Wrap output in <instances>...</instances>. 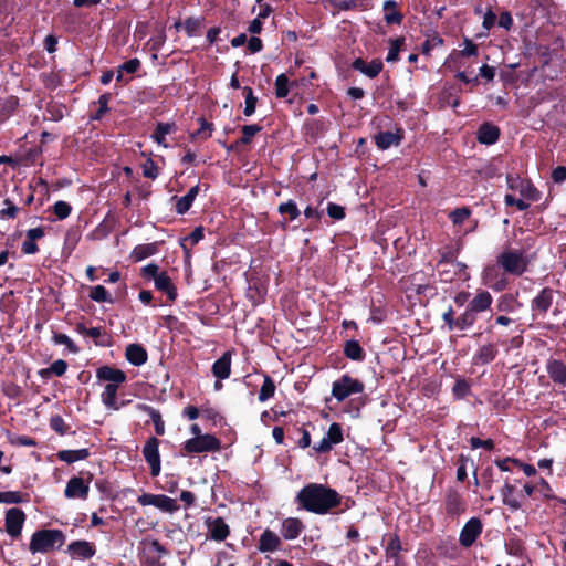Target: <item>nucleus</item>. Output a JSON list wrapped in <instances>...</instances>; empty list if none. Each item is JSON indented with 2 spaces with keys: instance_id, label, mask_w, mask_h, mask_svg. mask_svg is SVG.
<instances>
[{
  "instance_id": "nucleus-7",
  "label": "nucleus",
  "mask_w": 566,
  "mask_h": 566,
  "mask_svg": "<svg viewBox=\"0 0 566 566\" xmlns=\"http://www.w3.org/2000/svg\"><path fill=\"white\" fill-rule=\"evenodd\" d=\"M220 449V441L212 434H202V436H196L189 440H187L182 450L186 453H202V452H210V451H217Z\"/></svg>"
},
{
  "instance_id": "nucleus-18",
  "label": "nucleus",
  "mask_w": 566,
  "mask_h": 566,
  "mask_svg": "<svg viewBox=\"0 0 566 566\" xmlns=\"http://www.w3.org/2000/svg\"><path fill=\"white\" fill-rule=\"evenodd\" d=\"M212 374L217 379H227L231 374V353L226 352L212 365Z\"/></svg>"
},
{
  "instance_id": "nucleus-34",
  "label": "nucleus",
  "mask_w": 566,
  "mask_h": 566,
  "mask_svg": "<svg viewBox=\"0 0 566 566\" xmlns=\"http://www.w3.org/2000/svg\"><path fill=\"white\" fill-rule=\"evenodd\" d=\"M66 369H67L66 361L63 360V359H57V360L53 361L50 365V367L40 370V375L43 378H48L51 375H55V376L60 377V376H63L65 374Z\"/></svg>"
},
{
  "instance_id": "nucleus-56",
  "label": "nucleus",
  "mask_w": 566,
  "mask_h": 566,
  "mask_svg": "<svg viewBox=\"0 0 566 566\" xmlns=\"http://www.w3.org/2000/svg\"><path fill=\"white\" fill-rule=\"evenodd\" d=\"M327 214L336 220H340L345 217L344 208L339 205L329 202L327 206Z\"/></svg>"
},
{
  "instance_id": "nucleus-35",
  "label": "nucleus",
  "mask_w": 566,
  "mask_h": 566,
  "mask_svg": "<svg viewBox=\"0 0 566 566\" xmlns=\"http://www.w3.org/2000/svg\"><path fill=\"white\" fill-rule=\"evenodd\" d=\"M401 551V544L398 535L391 536L387 547H386V557L389 560H394L395 565L399 563V553Z\"/></svg>"
},
{
  "instance_id": "nucleus-28",
  "label": "nucleus",
  "mask_w": 566,
  "mask_h": 566,
  "mask_svg": "<svg viewBox=\"0 0 566 566\" xmlns=\"http://www.w3.org/2000/svg\"><path fill=\"white\" fill-rule=\"evenodd\" d=\"M553 303V291L543 289L532 302V308L541 313H546Z\"/></svg>"
},
{
  "instance_id": "nucleus-44",
  "label": "nucleus",
  "mask_w": 566,
  "mask_h": 566,
  "mask_svg": "<svg viewBox=\"0 0 566 566\" xmlns=\"http://www.w3.org/2000/svg\"><path fill=\"white\" fill-rule=\"evenodd\" d=\"M470 384L463 379V378H459L457 379L453 388H452V394L454 396V398L457 399H463L464 397H467L469 394H470Z\"/></svg>"
},
{
  "instance_id": "nucleus-12",
  "label": "nucleus",
  "mask_w": 566,
  "mask_h": 566,
  "mask_svg": "<svg viewBox=\"0 0 566 566\" xmlns=\"http://www.w3.org/2000/svg\"><path fill=\"white\" fill-rule=\"evenodd\" d=\"M67 553L74 559L86 560L95 555L96 548L91 542L74 541L67 545Z\"/></svg>"
},
{
  "instance_id": "nucleus-22",
  "label": "nucleus",
  "mask_w": 566,
  "mask_h": 566,
  "mask_svg": "<svg viewBox=\"0 0 566 566\" xmlns=\"http://www.w3.org/2000/svg\"><path fill=\"white\" fill-rule=\"evenodd\" d=\"M497 354L496 346L494 344H485L481 346L473 355L472 361L474 365H486L491 363Z\"/></svg>"
},
{
  "instance_id": "nucleus-38",
  "label": "nucleus",
  "mask_w": 566,
  "mask_h": 566,
  "mask_svg": "<svg viewBox=\"0 0 566 566\" xmlns=\"http://www.w3.org/2000/svg\"><path fill=\"white\" fill-rule=\"evenodd\" d=\"M476 322V315L469 308L457 318V329L464 331L474 325Z\"/></svg>"
},
{
  "instance_id": "nucleus-31",
  "label": "nucleus",
  "mask_w": 566,
  "mask_h": 566,
  "mask_svg": "<svg viewBox=\"0 0 566 566\" xmlns=\"http://www.w3.org/2000/svg\"><path fill=\"white\" fill-rule=\"evenodd\" d=\"M155 507L166 513H174L179 510V505L175 499L165 494H157L155 499Z\"/></svg>"
},
{
  "instance_id": "nucleus-54",
  "label": "nucleus",
  "mask_w": 566,
  "mask_h": 566,
  "mask_svg": "<svg viewBox=\"0 0 566 566\" xmlns=\"http://www.w3.org/2000/svg\"><path fill=\"white\" fill-rule=\"evenodd\" d=\"M143 175L149 179L158 177V167L153 159H147L143 165Z\"/></svg>"
},
{
  "instance_id": "nucleus-55",
  "label": "nucleus",
  "mask_w": 566,
  "mask_h": 566,
  "mask_svg": "<svg viewBox=\"0 0 566 566\" xmlns=\"http://www.w3.org/2000/svg\"><path fill=\"white\" fill-rule=\"evenodd\" d=\"M537 491L545 497V499H555L554 492L549 483L541 478L536 484Z\"/></svg>"
},
{
  "instance_id": "nucleus-1",
  "label": "nucleus",
  "mask_w": 566,
  "mask_h": 566,
  "mask_svg": "<svg viewBox=\"0 0 566 566\" xmlns=\"http://www.w3.org/2000/svg\"><path fill=\"white\" fill-rule=\"evenodd\" d=\"M300 505L315 514H326L342 502V496L323 484L310 483L297 493Z\"/></svg>"
},
{
  "instance_id": "nucleus-3",
  "label": "nucleus",
  "mask_w": 566,
  "mask_h": 566,
  "mask_svg": "<svg viewBox=\"0 0 566 566\" xmlns=\"http://www.w3.org/2000/svg\"><path fill=\"white\" fill-rule=\"evenodd\" d=\"M96 378L107 382L101 394V400L107 409L118 410L120 405L117 401V390L127 379L126 374L111 366H102L96 369Z\"/></svg>"
},
{
  "instance_id": "nucleus-57",
  "label": "nucleus",
  "mask_w": 566,
  "mask_h": 566,
  "mask_svg": "<svg viewBox=\"0 0 566 566\" xmlns=\"http://www.w3.org/2000/svg\"><path fill=\"white\" fill-rule=\"evenodd\" d=\"M200 27V20L198 19H193V18H189L185 21L184 23V29L186 31V33L189 35V36H193L196 35L198 29Z\"/></svg>"
},
{
  "instance_id": "nucleus-42",
  "label": "nucleus",
  "mask_w": 566,
  "mask_h": 566,
  "mask_svg": "<svg viewBox=\"0 0 566 566\" xmlns=\"http://www.w3.org/2000/svg\"><path fill=\"white\" fill-rule=\"evenodd\" d=\"M274 392H275L274 381L269 376H265L263 385L259 392V400L261 402H264V401L269 400L271 397H273Z\"/></svg>"
},
{
  "instance_id": "nucleus-39",
  "label": "nucleus",
  "mask_w": 566,
  "mask_h": 566,
  "mask_svg": "<svg viewBox=\"0 0 566 566\" xmlns=\"http://www.w3.org/2000/svg\"><path fill=\"white\" fill-rule=\"evenodd\" d=\"M90 298L97 303H113V298L103 285L91 287Z\"/></svg>"
},
{
  "instance_id": "nucleus-13",
  "label": "nucleus",
  "mask_w": 566,
  "mask_h": 566,
  "mask_svg": "<svg viewBox=\"0 0 566 566\" xmlns=\"http://www.w3.org/2000/svg\"><path fill=\"white\" fill-rule=\"evenodd\" d=\"M90 492V484L80 476H73L69 480L64 490V495L67 499L86 500Z\"/></svg>"
},
{
  "instance_id": "nucleus-23",
  "label": "nucleus",
  "mask_w": 566,
  "mask_h": 566,
  "mask_svg": "<svg viewBox=\"0 0 566 566\" xmlns=\"http://www.w3.org/2000/svg\"><path fill=\"white\" fill-rule=\"evenodd\" d=\"M281 545L280 537L272 531L265 530L259 541V551L262 553L274 552Z\"/></svg>"
},
{
  "instance_id": "nucleus-61",
  "label": "nucleus",
  "mask_w": 566,
  "mask_h": 566,
  "mask_svg": "<svg viewBox=\"0 0 566 566\" xmlns=\"http://www.w3.org/2000/svg\"><path fill=\"white\" fill-rule=\"evenodd\" d=\"M442 319L450 331L457 329V318H454V311L452 307H449L448 311L443 313Z\"/></svg>"
},
{
  "instance_id": "nucleus-49",
  "label": "nucleus",
  "mask_w": 566,
  "mask_h": 566,
  "mask_svg": "<svg viewBox=\"0 0 566 566\" xmlns=\"http://www.w3.org/2000/svg\"><path fill=\"white\" fill-rule=\"evenodd\" d=\"M111 99V94L106 93V94H102L99 97H98V101H97V104H98V111L96 112L95 115H93L91 118L92 119H95V120H98L103 117V115L105 113H107L108 111V102Z\"/></svg>"
},
{
  "instance_id": "nucleus-50",
  "label": "nucleus",
  "mask_w": 566,
  "mask_h": 566,
  "mask_svg": "<svg viewBox=\"0 0 566 566\" xmlns=\"http://www.w3.org/2000/svg\"><path fill=\"white\" fill-rule=\"evenodd\" d=\"M23 502L22 495L17 491L0 492V503L18 504Z\"/></svg>"
},
{
  "instance_id": "nucleus-15",
  "label": "nucleus",
  "mask_w": 566,
  "mask_h": 566,
  "mask_svg": "<svg viewBox=\"0 0 566 566\" xmlns=\"http://www.w3.org/2000/svg\"><path fill=\"white\" fill-rule=\"evenodd\" d=\"M444 504L447 513L451 515H459L465 511V503L461 494L453 489L446 492Z\"/></svg>"
},
{
  "instance_id": "nucleus-26",
  "label": "nucleus",
  "mask_w": 566,
  "mask_h": 566,
  "mask_svg": "<svg viewBox=\"0 0 566 566\" xmlns=\"http://www.w3.org/2000/svg\"><path fill=\"white\" fill-rule=\"evenodd\" d=\"M155 286L158 291L166 293L170 301H175L177 297V290L171 282V279L166 272H161L155 280Z\"/></svg>"
},
{
  "instance_id": "nucleus-40",
  "label": "nucleus",
  "mask_w": 566,
  "mask_h": 566,
  "mask_svg": "<svg viewBox=\"0 0 566 566\" xmlns=\"http://www.w3.org/2000/svg\"><path fill=\"white\" fill-rule=\"evenodd\" d=\"M243 92H244V98H245V101H244L245 106H244L243 113L245 116H251L255 112L258 98L253 95V91L249 86L243 87Z\"/></svg>"
},
{
  "instance_id": "nucleus-29",
  "label": "nucleus",
  "mask_w": 566,
  "mask_h": 566,
  "mask_svg": "<svg viewBox=\"0 0 566 566\" xmlns=\"http://www.w3.org/2000/svg\"><path fill=\"white\" fill-rule=\"evenodd\" d=\"M199 193V185H196L189 189V191L177 199L176 211L178 214H185L192 206L196 197Z\"/></svg>"
},
{
  "instance_id": "nucleus-36",
  "label": "nucleus",
  "mask_w": 566,
  "mask_h": 566,
  "mask_svg": "<svg viewBox=\"0 0 566 566\" xmlns=\"http://www.w3.org/2000/svg\"><path fill=\"white\" fill-rule=\"evenodd\" d=\"M344 352L346 357L352 360H363L364 358V350L357 340L346 342Z\"/></svg>"
},
{
  "instance_id": "nucleus-58",
  "label": "nucleus",
  "mask_w": 566,
  "mask_h": 566,
  "mask_svg": "<svg viewBox=\"0 0 566 566\" xmlns=\"http://www.w3.org/2000/svg\"><path fill=\"white\" fill-rule=\"evenodd\" d=\"M139 67L140 61L138 59H132L119 66V73L127 72L133 74L137 72Z\"/></svg>"
},
{
  "instance_id": "nucleus-33",
  "label": "nucleus",
  "mask_w": 566,
  "mask_h": 566,
  "mask_svg": "<svg viewBox=\"0 0 566 566\" xmlns=\"http://www.w3.org/2000/svg\"><path fill=\"white\" fill-rule=\"evenodd\" d=\"M88 457L87 449H78V450H63L59 452V459L66 463H73Z\"/></svg>"
},
{
  "instance_id": "nucleus-41",
  "label": "nucleus",
  "mask_w": 566,
  "mask_h": 566,
  "mask_svg": "<svg viewBox=\"0 0 566 566\" xmlns=\"http://www.w3.org/2000/svg\"><path fill=\"white\" fill-rule=\"evenodd\" d=\"M279 212L283 216H287L291 221L295 220L300 216V210L293 200H287L279 206Z\"/></svg>"
},
{
  "instance_id": "nucleus-30",
  "label": "nucleus",
  "mask_w": 566,
  "mask_h": 566,
  "mask_svg": "<svg viewBox=\"0 0 566 566\" xmlns=\"http://www.w3.org/2000/svg\"><path fill=\"white\" fill-rule=\"evenodd\" d=\"M157 251H158V248H157L156 243L138 244L133 249V251L130 253V258L135 262H140L144 259L156 254Z\"/></svg>"
},
{
  "instance_id": "nucleus-60",
  "label": "nucleus",
  "mask_w": 566,
  "mask_h": 566,
  "mask_svg": "<svg viewBox=\"0 0 566 566\" xmlns=\"http://www.w3.org/2000/svg\"><path fill=\"white\" fill-rule=\"evenodd\" d=\"M470 444H471L472 449L484 448V449L491 450L494 447V443L492 440H490V439L481 440L480 438H476V437H472L470 439Z\"/></svg>"
},
{
  "instance_id": "nucleus-17",
  "label": "nucleus",
  "mask_w": 566,
  "mask_h": 566,
  "mask_svg": "<svg viewBox=\"0 0 566 566\" xmlns=\"http://www.w3.org/2000/svg\"><path fill=\"white\" fill-rule=\"evenodd\" d=\"M549 378L558 385L566 386V365L559 359H549L546 363Z\"/></svg>"
},
{
  "instance_id": "nucleus-21",
  "label": "nucleus",
  "mask_w": 566,
  "mask_h": 566,
  "mask_svg": "<svg viewBox=\"0 0 566 566\" xmlns=\"http://www.w3.org/2000/svg\"><path fill=\"white\" fill-rule=\"evenodd\" d=\"M126 359L134 366H142L147 361V352L139 344H130L126 347Z\"/></svg>"
},
{
  "instance_id": "nucleus-4",
  "label": "nucleus",
  "mask_w": 566,
  "mask_h": 566,
  "mask_svg": "<svg viewBox=\"0 0 566 566\" xmlns=\"http://www.w3.org/2000/svg\"><path fill=\"white\" fill-rule=\"evenodd\" d=\"M65 536L60 530H41L33 533L29 549L32 554L48 553L63 545Z\"/></svg>"
},
{
  "instance_id": "nucleus-47",
  "label": "nucleus",
  "mask_w": 566,
  "mask_h": 566,
  "mask_svg": "<svg viewBox=\"0 0 566 566\" xmlns=\"http://www.w3.org/2000/svg\"><path fill=\"white\" fill-rule=\"evenodd\" d=\"M52 340L56 345H64L69 349V352H71V353L75 354V353L78 352L77 346L74 344V342L66 334L54 333L53 337H52Z\"/></svg>"
},
{
  "instance_id": "nucleus-10",
  "label": "nucleus",
  "mask_w": 566,
  "mask_h": 566,
  "mask_svg": "<svg viewBox=\"0 0 566 566\" xmlns=\"http://www.w3.org/2000/svg\"><path fill=\"white\" fill-rule=\"evenodd\" d=\"M24 522L25 514L21 509L11 507L6 512L4 527L8 535L12 538H17L21 535Z\"/></svg>"
},
{
  "instance_id": "nucleus-20",
  "label": "nucleus",
  "mask_w": 566,
  "mask_h": 566,
  "mask_svg": "<svg viewBox=\"0 0 566 566\" xmlns=\"http://www.w3.org/2000/svg\"><path fill=\"white\" fill-rule=\"evenodd\" d=\"M353 66L355 70L361 72L366 76L374 78L381 72L382 62L380 60H374L367 63L361 59H357L354 61Z\"/></svg>"
},
{
  "instance_id": "nucleus-25",
  "label": "nucleus",
  "mask_w": 566,
  "mask_h": 566,
  "mask_svg": "<svg viewBox=\"0 0 566 566\" xmlns=\"http://www.w3.org/2000/svg\"><path fill=\"white\" fill-rule=\"evenodd\" d=\"M496 307L500 312L514 313L522 307V303L517 300V293H506L499 297Z\"/></svg>"
},
{
  "instance_id": "nucleus-52",
  "label": "nucleus",
  "mask_w": 566,
  "mask_h": 566,
  "mask_svg": "<svg viewBox=\"0 0 566 566\" xmlns=\"http://www.w3.org/2000/svg\"><path fill=\"white\" fill-rule=\"evenodd\" d=\"M261 130V126L259 125H245L242 127V137L240 139L241 144H250L253 136Z\"/></svg>"
},
{
  "instance_id": "nucleus-24",
  "label": "nucleus",
  "mask_w": 566,
  "mask_h": 566,
  "mask_svg": "<svg viewBox=\"0 0 566 566\" xmlns=\"http://www.w3.org/2000/svg\"><path fill=\"white\" fill-rule=\"evenodd\" d=\"M500 136V129L492 124L485 123L478 130V140L484 145L495 144Z\"/></svg>"
},
{
  "instance_id": "nucleus-43",
  "label": "nucleus",
  "mask_w": 566,
  "mask_h": 566,
  "mask_svg": "<svg viewBox=\"0 0 566 566\" xmlns=\"http://www.w3.org/2000/svg\"><path fill=\"white\" fill-rule=\"evenodd\" d=\"M290 82L285 74H280L275 80V94L279 98H284L290 92Z\"/></svg>"
},
{
  "instance_id": "nucleus-51",
  "label": "nucleus",
  "mask_w": 566,
  "mask_h": 566,
  "mask_svg": "<svg viewBox=\"0 0 566 566\" xmlns=\"http://www.w3.org/2000/svg\"><path fill=\"white\" fill-rule=\"evenodd\" d=\"M53 211L57 219L63 220L70 216L72 208L67 202L60 200L54 203Z\"/></svg>"
},
{
  "instance_id": "nucleus-53",
  "label": "nucleus",
  "mask_w": 566,
  "mask_h": 566,
  "mask_svg": "<svg viewBox=\"0 0 566 566\" xmlns=\"http://www.w3.org/2000/svg\"><path fill=\"white\" fill-rule=\"evenodd\" d=\"M493 272H495V268L494 266H489L484 270L483 272V280H484V283L488 284L489 286H491L492 289L496 290V291H501L505 287V282L504 281H500V282H496V283H492L491 281V276L493 274Z\"/></svg>"
},
{
  "instance_id": "nucleus-48",
  "label": "nucleus",
  "mask_w": 566,
  "mask_h": 566,
  "mask_svg": "<svg viewBox=\"0 0 566 566\" xmlns=\"http://www.w3.org/2000/svg\"><path fill=\"white\" fill-rule=\"evenodd\" d=\"M3 203L6 205V208L0 210V219H14L18 214L19 208L9 199H6Z\"/></svg>"
},
{
  "instance_id": "nucleus-45",
  "label": "nucleus",
  "mask_w": 566,
  "mask_h": 566,
  "mask_svg": "<svg viewBox=\"0 0 566 566\" xmlns=\"http://www.w3.org/2000/svg\"><path fill=\"white\" fill-rule=\"evenodd\" d=\"M471 216V210L467 207H462L453 210L449 217L454 226L463 224Z\"/></svg>"
},
{
  "instance_id": "nucleus-16",
  "label": "nucleus",
  "mask_w": 566,
  "mask_h": 566,
  "mask_svg": "<svg viewBox=\"0 0 566 566\" xmlns=\"http://www.w3.org/2000/svg\"><path fill=\"white\" fill-rule=\"evenodd\" d=\"M492 302V295L488 291L480 290L469 302L468 307L478 316V314L488 311L491 307Z\"/></svg>"
},
{
  "instance_id": "nucleus-11",
  "label": "nucleus",
  "mask_w": 566,
  "mask_h": 566,
  "mask_svg": "<svg viewBox=\"0 0 566 566\" xmlns=\"http://www.w3.org/2000/svg\"><path fill=\"white\" fill-rule=\"evenodd\" d=\"M482 533V523L478 517H471L462 527L459 542L463 547H470Z\"/></svg>"
},
{
  "instance_id": "nucleus-63",
  "label": "nucleus",
  "mask_w": 566,
  "mask_h": 566,
  "mask_svg": "<svg viewBox=\"0 0 566 566\" xmlns=\"http://www.w3.org/2000/svg\"><path fill=\"white\" fill-rule=\"evenodd\" d=\"M402 14L396 10L387 11L385 14V21L388 24H400L402 21Z\"/></svg>"
},
{
  "instance_id": "nucleus-19",
  "label": "nucleus",
  "mask_w": 566,
  "mask_h": 566,
  "mask_svg": "<svg viewBox=\"0 0 566 566\" xmlns=\"http://www.w3.org/2000/svg\"><path fill=\"white\" fill-rule=\"evenodd\" d=\"M303 530H304V525H303L302 521L298 518L289 517L282 522L281 533L285 539L297 538Z\"/></svg>"
},
{
  "instance_id": "nucleus-62",
  "label": "nucleus",
  "mask_w": 566,
  "mask_h": 566,
  "mask_svg": "<svg viewBox=\"0 0 566 566\" xmlns=\"http://www.w3.org/2000/svg\"><path fill=\"white\" fill-rule=\"evenodd\" d=\"M200 128L196 133V136H201L202 138L207 139L211 136V124H209L206 119L200 118Z\"/></svg>"
},
{
  "instance_id": "nucleus-6",
  "label": "nucleus",
  "mask_w": 566,
  "mask_h": 566,
  "mask_svg": "<svg viewBox=\"0 0 566 566\" xmlns=\"http://www.w3.org/2000/svg\"><path fill=\"white\" fill-rule=\"evenodd\" d=\"M364 390V385L348 375H343L333 382L332 395L337 401H344L350 395L359 394Z\"/></svg>"
},
{
  "instance_id": "nucleus-64",
  "label": "nucleus",
  "mask_w": 566,
  "mask_h": 566,
  "mask_svg": "<svg viewBox=\"0 0 566 566\" xmlns=\"http://www.w3.org/2000/svg\"><path fill=\"white\" fill-rule=\"evenodd\" d=\"M552 178L555 182L560 184L566 180V167L558 166L552 172Z\"/></svg>"
},
{
  "instance_id": "nucleus-27",
  "label": "nucleus",
  "mask_w": 566,
  "mask_h": 566,
  "mask_svg": "<svg viewBox=\"0 0 566 566\" xmlns=\"http://www.w3.org/2000/svg\"><path fill=\"white\" fill-rule=\"evenodd\" d=\"M401 142V136L398 133L380 132L375 136V143L378 148L385 150L391 146H398Z\"/></svg>"
},
{
  "instance_id": "nucleus-9",
  "label": "nucleus",
  "mask_w": 566,
  "mask_h": 566,
  "mask_svg": "<svg viewBox=\"0 0 566 566\" xmlns=\"http://www.w3.org/2000/svg\"><path fill=\"white\" fill-rule=\"evenodd\" d=\"M143 455L150 467L151 475H159L161 467L159 454V440L157 438L151 437L146 441L143 448Z\"/></svg>"
},
{
  "instance_id": "nucleus-2",
  "label": "nucleus",
  "mask_w": 566,
  "mask_h": 566,
  "mask_svg": "<svg viewBox=\"0 0 566 566\" xmlns=\"http://www.w3.org/2000/svg\"><path fill=\"white\" fill-rule=\"evenodd\" d=\"M506 185L510 190L517 192L521 198L517 199L507 193L504 197V202L506 206L516 207L520 211L527 210L531 202L538 201L541 198L538 189L530 180L523 179L516 174H507Z\"/></svg>"
},
{
  "instance_id": "nucleus-32",
  "label": "nucleus",
  "mask_w": 566,
  "mask_h": 566,
  "mask_svg": "<svg viewBox=\"0 0 566 566\" xmlns=\"http://www.w3.org/2000/svg\"><path fill=\"white\" fill-rule=\"evenodd\" d=\"M175 129L171 123H158L153 134V139L160 146L167 147L166 136Z\"/></svg>"
},
{
  "instance_id": "nucleus-37",
  "label": "nucleus",
  "mask_w": 566,
  "mask_h": 566,
  "mask_svg": "<svg viewBox=\"0 0 566 566\" xmlns=\"http://www.w3.org/2000/svg\"><path fill=\"white\" fill-rule=\"evenodd\" d=\"M142 408L148 412L154 426L155 431L158 436H163L165 433V423L161 419V415L158 410L154 409L153 407L143 405Z\"/></svg>"
},
{
  "instance_id": "nucleus-14",
  "label": "nucleus",
  "mask_w": 566,
  "mask_h": 566,
  "mask_svg": "<svg viewBox=\"0 0 566 566\" xmlns=\"http://www.w3.org/2000/svg\"><path fill=\"white\" fill-rule=\"evenodd\" d=\"M206 524L210 538L214 541H224L230 533L228 524L221 517H208Z\"/></svg>"
},
{
  "instance_id": "nucleus-5",
  "label": "nucleus",
  "mask_w": 566,
  "mask_h": 566,
  "mask_svg": "<svg viewBox=\"0 0 566 566\" xmlns=\"http://www.w3.org/2000/svg\"><path fill=\"white\" fill-rule=\"evenodd\" d=\"M497 263L503 270L513 275H522L527 269L524 253L514 250L503 251L497 255Z\"/></svg>"
},
{
  "instance_id": "nucleus-46",
  "label": "nucleus",
  "mask_w": 566,
  "mask_h": 566,
  "mask_svg": "<svg viewBox=\"0 0 566 566\" xmlns=\"http://www.w3.org/2000/svg\"><path fill=\"white\" fill-rule=\"evenodd\" d=\"M405 39L403 38H397L394 40H390V48L386 57L387 62H396L399 59V52L401 46L403 45Z\"/></svg>"
},
{
  "instance_id": "nucleus-59",
  "label": "nucleus",
  "mask_w": 566,
  "mask_h": 566,
  "mask_svg": "<svg viewBox=\"0 0 566 566\" xmlns=\"http://www.w3.org/2000/svg\"><path fill=\"white\" fill-rule=\"evenodd\" d=\"M142 273L144 277L155 280L161 272H159L157 264L149 263L142 269Z\"/></svg>"
},
{
  "instance_id": "nucleus-8",
  "label": "nucleus",
  "mask_w": 566,
  "mask_h": 566,
  "mask_svg": "<svg viewBox=\"0 0 566 566\" xmlns=\"http://www.w3.org/2000/svg\"><path fill=\"white\" fill-rule=\"evenodd\" d=\"M344 440L343 430L339 423L334 422L329 426L326 434L322 440L314 444L313 449L319 453L329 452L334 446L339 444Z\"/></svg>"
}]
</instances>
